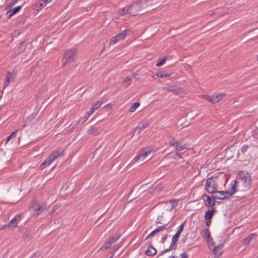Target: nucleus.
<instances>
[{
	"instance_id": "44",
	"label": "nucleus",
	"mask_w": 258,
	"mask_h": 258,
	"mask_svg": "<svg viewBox=\"0 0 258 258\" xmlns=\"http://www.w3.org/2000/svg\"><path fill=\"white\" fill-rule=\"evenodd\" d=\"M95 111L94 109H93V108L92 107L90 111L87 112V118H88Z\"/></svg>"
},
{
	"instance_id": "22",
	"label": "nucleus",
	"mask_w": 258,
	"mask_h": 258,
	"mask_svg": "<svg viewBox=\"0 0 258 258\" xmlns=\"http://www.w3.org/2000/svg\"><path fill=\"white\" fill-rule=\"evenodd\" d=\"M120 238V235H114L110 238H109L107 241V242L111 246V245L114 243L119 238Z\"/></svg>"
},
{
	"instance_id": "43",
	"label": "nucleus",
	"mask_w": 258,
	"mask_h": 258,
	"mask_svg": "<svg viewBox=\"0 0 258 258\" xmlns=\"http://www.w3.org/2000/svg\"><path fill=\"white\" fill-rule=\"evenodd\" d=\"M124 82L126 83L127 85H130L131 83V79L130 78H126L124 80Z\"/></svg>"
},
{
	"instance_id": "38",
	"label": "nucleus",
	"mask_w": 258,
	"mask_h": 258,
	"mask_svg": "<svg viewBox=\"0 0 258 258\" xmlns=\"http://www.w3.org/2000/svg\"><path fill=\"white\" fill-rule=\"evenodd\" d=\"M204 98L206 100H208L210 102H211L213 103V96H208V95H205L204 97Z\"/></svg>"
},
{
	"instance_id": "51",
	"label": "nucleus",
	"mask_w": 258,
	"mask_h": 258,
	"mask_svg": "<svg viewBox=\"0 0 258 258\" xmlns=\"http://www.w3.org/2000/svg\"><path fill=\"white\" fill-rule=\"evenodd\" d=\"M42 1H45V2H50L52 0H42Z\"/></svg>"
},
{
	"instance_id": "10",
	"label": "nucleus",
	"mask_w": 258,
	"mask_h": 258,
	"mask_svg": "<svg viewBox=\"0 0 258 258\" xmlns=\"http://www.w3.org/2000/svg\"><path fill=\"white\" fill-rule=\"evenodd\" d=\"M22 215L18 214L14 217L9 223L8 225L12 228L17 226L18 223L21 220Z\"/></svg>"
},
{
	"instance_id": "36",
	"label": "nucleus",
	"mask_w": 258,
	"mask_h": 258,
	"mask_svg": "<svg viewBox=\"0 0 258 258\" xmlns=\"http://www.w3.org/2000/svg\"><path fill=\"white\" fill-rule=\"evenodd\" d=\"M17 132V131H15L13 133H12L6 139V143H7L9 142L11 139L13 138V136L16 134V133Z\"/></svg>"
},
{
	"instance_id": "2",
	"label": "nucleus",
	"mask_w": 258,
	"mask_h": 258,
	"mask_svg": "<svg viewBox=\"0 0 258 258\" xmlns=\"http://www.w3.org/2000/svg\"><path fill=\"white\" fill-rule=\"evenodd\" d=\"M76 57V49L72 48L67 50L63 54L62 59V66L64 67L67 64L73 62Z\"/></svg>"
},
{
	"instance_id": "42",
	"label": "nucleus",
	"mask_w": 258,
	"mask_h": 258,
	"mask_svg": "<svg viewBox=\"0 0 258 258\" xmlns=\"http://www.w3.org/2000/svg\"><path fill=\"white\" fill-rule=\"evenodd\" d=\"M166 226H167V225H164L162 226H160L158 227L156 229L158 230V231L159 232H160L162 230L165 229Z\"/></svg>"
},
{
	"instance_id": "7",
	"label": "nucleus",
	"mask_w": 258,
	"mask_h": 258,
	"mask_svg": "<svg viewBox=\"0 0 258 258\" xmlns=\"http://www.w3.org/2000/svg\"><path fill=\"white\" fill-rule=\"evenodd\" d=\"M202 199L204 200L206 207H213L215 206L216 201L215 199H213V196L211 197L206 194H204L202 196Z\"/></svg>"
},
{
	"instance_id": "50",
	"label": "nucleus",
	"mask_w": 258,
	"mask_h": 258,
	"mask_svg": "<svg viewBox=\"0 0 258 258\" xmlns=\"http://www.w3.org/2000/svg\"><path fill=\"white\" fill-rule=\"evenodd\" d=\"M42 209L41 206H38V208H35V210L37 211H41Z\"/></svg>"
},
{
	"instance_id": "54",
	"label": "nucleus",
	"mask_w": 258,
	"mask_h": 258,
	"mask_svg": "<svg viewBox=\"0 0 258 258\" xmlns=\"http://www.w3.org/2000/svg\"><path fill=\"white\" fill-rule=\"evenodd\" d=\"M156 223H157V224L161 223V222H160V221H157V222H156Z\"/></svg>"
},
{
	"instance_id": "37",
	"label": "nucleus",
	"mask_w": 258,
	"mask_h": 258,
	"mask_svg": "<svg viewBox=\"0 0 258 258\" xmlns=\"http://www.w3.org/2000/svg\"><path fill=\"white\" fill-rule=\"evenodd\" d=\"M248 147H249L248 145H247L243 146L241 147V152L243 154H244V153L247 151V149H248Z\"/></svg>"
},
{
	"instance_id": "14",
	"label": "nucleus",
	"mask_w": 258,
	"mask_h": 258,
	"mask_svg": "<svg viewBox=\"0 0 258 258\" xmlns=\"http://www.w3.org/2000/svg\"><path fill=\"white\" fill-rule=\"evenodd\" d=\"M204 233V237L207 240L208 242H210L213 246L214 245V242L212 237L211 236L210 232L208 228H205L203 230Z\"/></svg>"
},
{
	"instance_id": "29",
	"label": "nucleus",
	"mask_w": 258,
	"mask_h": 258,
	"mask_svg": "<svg viewBox=\"0 0 258 258\" xmlns=\"http://www.w3.org/2000/svg\"><path fill=\"white\" fill-rule=\"evenodd\" d=\"M139 105H140L139 102H136V103H133L131 105V106L129 109V111L131 112H134L139 106Z\"/></svg>"
},
{
	"instance_id": "32",
	"label": "nucleus",
	"mask_w": 258,
	"mask_h": 258,
	"mask_svg": "<svg viewBox=\"0 0 258 258\" xmlns=\"http://www.w3.org/2000/svg\"><path fill=\"white\" fill-rule=\"evenodd\" d=\"M110 246H111V245L106 241L103 244V245L100 248V249H99V251L100 250H102V249H107L110 248Z\"/></svg>"
},
{
	"instance_id": "33",
	"label": "nucleus",
	"mask_w": 258,
	"mask_h": 258,
	"mask_svg": "<svg viewBox=\"0 0 258 258\" xmlns=\"http://www.w3.org/2000/svg\"><path fill=\"white\" fill-rule=\"evenodd\" d=\"M102 104V102H100V101H97L96 103H95L93 106H92V108H93V109H94L95 110H97V109H98L101 105Z\"/></svg>"
},
{
	"instance_id": "49",
	"label": "nucleus",
	"mask_w": 258,
	"mask_h": 258,
	"mask_svg": "<svg viewBox=\"0 0 258 258\" xmlns=\"http://www.w3.org/2000/svg\"><path fill=\"white\" fill-rule=\"evenodd\" d=\"M176 155L179 158H182V155L180 153H179L178 152L176 153Z\"/></svg>"
},
{
	"instance_id": "1",
	"label": "nucleus",
	"mask_w": 258,
	"mask_h": 258,
	"mask_svg": "<svg viewBox=\"0 0 258 258\" xmlns=\"http://www.w3.org/2000/svg\"><path fill=\"white\" fill-rule=\"evenodd\" d=\"M239 180L242 183L244 188L242 190H247L251 187V178L250 174L246 171H241L238 173Z\"/></svg>"
},
{
	"instance_id": "58",
	"label": "nucleus",
	"mask_w": 258,
	"mask_h": 258,
	"mask_svg": "<svg viewBox=\"0 0 258 258\" xmlns=\"http://www.w3.org/2000/svg\"><path fill=\"white\" fill-rule=\"evenodd\" d=\"M170 154V153H168V154H167V155H168Z\"/></svg>"
},
{
	"instance_id": "46",
	"label": "nucleus",
	"mask_w": 258,
	"mask_h": 258,
	"mask_svg": "<svg viewBox=\"0 0 258 258\" xmlns=\"http://www.w3.org/2000/svg\"><path fill=\"white\" fill-rule=\"evenodd\" d=\"M7 228H10V226L8 225V223L3 225L1 229L4 230L6 229Z\"/></svg>"
},
{
	"instance_id": "47",
	"label": "nucleus",
	"mask_w": 258,
	"mask_h": 258,
	"mask_svg": "<svg viewBox=\"0 0 258 258\" xmlns=\"http://www.w3.org/2000/svg\"><path fill=\"white\" fill-rule=\"evenodd\" d=\"M16 76V74L15 73L12 74V76H10V80L11 81H14L15 76Z\"/></svg>"
},
{
	"instance_id": "15",
	"label": "nucleus",
	"mask_w": 258,
	"mask_h": 258,
	"mask_svg": "<svg viewBox=\"0 0 258 258\" xmlns=\"http://www.w3.org/2000/svg\"><path fill=\"white\" fill-rule=\"evenodd\" d=\"M180 234L178 233H176L172 237L171 243L170 245V248L175 249L176 248V243Z\"/></svg>"
},
{
	"instance_id": "12",
	"label": "nucleus",
	"mask_w": 258,
	"mask_h": 258,
	"mask_svg": "<svg viewBox=\"0 0 258 258\" xmlns=\"http://www.w3.org/2000/svg\"><path fill=\"white\" fill-rule=\"evenodd\" d=\"M216 193H219L222 195L224 196V197H218V196H213V199H218V200H224L225 199L229 198L230 196H231V194H230L229 191H218L217 190Z\"/></svg>"
},
{
	"instance_id": "31",
	"label": "nucleus",
	"mask_w": 258,
	"mask_h": 258,
	"mask_svg": "<svg viewBox=\"0 0 258 258\" xmlns=\"http://www.w3.org/2000/svg\"><path fill=\"white\" fill-rule=\"evenodd\" d=\"M186 223V220H185L178 227V229L177 231V233H178L179 234H181V232L183 231V228H184V225Z\"/></svg>"
},
{
	"instance_id": "39",
	"label": "nucleus",
	"mask_w": 258,
	"mask_h": 258,
	"mask_svg": "<svg viewBox=\"0 0 258 258\" xmlns=\"http://www.w3.org/2000/svg\"><path fill=\"white\" fill-rule=\"evenodd\" d=\"M29 258H42V256L39 253H35Z\"/></svg>"
},
{
	"instance_id": "3",
	"label": "nucleus",
	"mask_w": 258,
	"mask_h": 258,
	"mask_svg": "<svg viewBox=\"0 0 258 258\" xmlns=\"http://www.w3.org/2000/svg\"><path fill=\"white\" fill-rule=\"evenodd\" d=\"M217 178V177H211L207 179L205 185V189L209 194L216 193L217 189L218 188Z\"/></svg>"
},
{
	"instance_id": "48",
	"label": "nucleus",
	"mask_w": 258,
	"mask_h": 258,
	"mask_svg": "<svg viewBox=\"0 0 258 258\" xmlns=\"http://www.w3.org/2000/svg\"><path fill=\"white\" fill-rule=\"evenodd\" d=\"M47 3V2H45V1H43V3L39 4V6L41 7H43L46 5V3Z\"/></svg>"
},
{
	"instance_id": "57",
	"label": "nucleus",
	"mask_w": 258,
	"mask_h": 258,
	"mask_svg": "<svg viewBox=\"0 0 258 258\" xmlns=\"http://www.w3.org/2000/svg\"><path fill=\"white\" fill-rule=\"evenodd\" d=\"M170 154V153H168V154H167V155H168Z\"/></svg>"
},
{
	"instance_id": "21",
	"label": "nucleus",
	"mask_w": 258,
	"mask_h": 258,
	"mask_svg": "<svg viewBox=\"0 0 258 258\" xmlns=\"http://www.w3.org/2000/svg\"><path fill=\"white\" fill-rule=\"evenodd\" d=\"M157 253L156 249L153 246L150 245L146 251V254L148 255H154Z\"/></svg>"
},
{
	"instance_id": "34",
	"label": "nucleus",
	"mask_w": 258,
	"mask_h": 258,
	"mask_svg": "<svg viewBox=\"0 0 258 258\" xmlns=\"http://www.w3.org/2000/svg\"><path fill=\"white\" fill-rule=\"evenodd\" d=\"M172 249H173L172 248H170V247L169 246L168 248H166V249H164V250L161 251L160 253H159L158 255L157 258H158L160 256L162 255L164 253H166L167 252H168V251H170V250H171Z\"/></svg>"
},
{
	"instance_id": "25",
	"label": "nucleus",
	"mask_w": 258,
	"mask_h": 258,
	"mask_svg": "<svg viewBox=\"0 0 258 258\" xmlns=\"http://www.w3.org/2000/svg\"><path fill=\"white\" fill-rule=\"evenodd\" d=\"M179 201L176 199L170 201L169 203L171 204V208L169 211H171L173 208H176L178 206Z\"/></svg>"
},
{
	"instance_id": "24",
	"label": "nucleus",
	"mask_w": 258,
	"mask_h": 258,
	"mask_svg": "<svg viewBox=\"0 0 258 258\" xmlns=\"http://www.w3.org/2000/svg\"><path fill=\"white\" fill-rule=\"evenodd\" d=\"M130 6H126L123 8H122V9L120 10L119 11H118V13L120 15H124L126 14H130Z\"/></svg>"
},
{
	"instance_id": "16",
	"label": "nucleus",
	"mask_w": 258,
	"mask_h": 258,
	"mask_svg": "<svg viewBox=\"0 0 258 258\" xmlns=\"http://www.w3.org/2000/svg\"><path fill=\"white\" fill-rule=\"evenodd\" d=\"M223 247V244H220L217 246H215L213 252V253L218 257L221 255L222 254V248Z\"/></svg>"
},
{
	"instance_id": "18",
	"label": "nucleus",
	"mask_w": 258,
	"mask_h": 258,
	"mask_svg": "<svg viewBox=\"0 0 258 258\" xmlns=\"http://www.w3.org/2000/svg\"><path fill=\"white\" fill-rule=\"evenodd\" d=\"M149 126L147 121L142 122L135 128V131L138 130V133L140 134L143 130Z\"/></svg>"
},
{
	"instance_id": "56",
	"label": "nucleus",
	"mask_w": 258,
	"mask_h": 258,
	"mask_svg": "<svg viewBox=\"0 0 258 258\" xmlns=\"http://www.w3.org/2000/svg\"><path fill=\"white\" fill-rule=\"evenodd\" d=\"M170 154V153H168V154H167V155H168Z\"/></svg>"
},
{
	"instance_id": "52",
	"label": "nucleus",
	"mask_w": 258,
	"mask_h": 258,
	"mask_svg": "<svg viewBox=\"0 0 258 258\" xmlns=\"http://www.w3.org/2000/svg\"><path fill=\"white\" fill-rule=\"evenodd\" d=\"M168 258H176V257L173 255H171V256H169Z\"/></svg>"
},
{
	"instance_id": "13",
	"label": "nucleus",
	"mask_w": 258,
	"mask_h": 258,
	"mask_svg": "<svg viewBox=\"0 0 258 258\" xmlns=\"http://www.w3.org/2000/svg\"><path fill=\"white\" fill-rule=\"evenodd\" d=\"M169 145L170 146H174L176 151L177 152L181 151L186 148V145H181L179 142L175 141L174 142H170Z\"/></svg>"
},
{
	"instance_id": "26",
	"label": "nucleus",
	"mask_w": 258,
	"mask_h": 258,
	"mask_svg": "<svg viewBox=\"0 0 258 258\" xmlns=\"http://www.w3.org/2000/svg\"><path fill=\"white\" fill-rule=\"evenodd\" d=\"M168 56H165L163 58H159L157 62L156 63V66L161 67L162 66L166 61Z\"/></svg>"
},
{
	"instance_id": "59",
	"label": "nucleus",
	"mask_w": 258,
	"mask_h": 258,
	"mask_svg": "<svg viewBox=\"0 0 258 258\" xmlns=\"http://www.w3.org/2000/svg\"><path fill=\"white\" fill-rule=\"evenodd\" d=\"M2 109V107L0 106V110H1Z\"/></svg>"
},
{
	"instance_id": "20",
	"label": "nucleus",
	"mask_w": 258,
	"mask_h": 258,
	"mask_svg": "<svg viewBox=\"0 0 258 258\" xmlns=\"http://www.w3.org/2000/svg\"><path fill=\"white\" fill-rule=\"evenodd\" d=\"M256 234L255 233H252L249 234L247 237L242 240V243L244 244H247L252 239L253 237L256 238Z\"/></svg>"
},
{
	"instance_id": "30",
	"label": "nucleus",
	"mask_w": 258,
	"mask_h": 258,
	"mask_svg": "<svg viewBox=\"0 0 258 258\" xmlns=\"http://www.w3.org/2000/svg\"><path fill=\"white\" fill-rule=\"evenodd\" d=\"M156 76L159 78H162L168 76L169 75L164 73L163 72L159 71L156 73Z\"/></svg>"
},
{
	"instance_id": "17",
	"label": "nucleus",
	"mask_w": 258,
	"mask_h": 258,
	"mask_svg": "<svg viewBox=\"0 0 258 258\" xmlns=\"http://www.w3.org/2000/svg\"><path fill=\"white\" fill-rule=\"evenodd\" d=\"M239 183V181L237 180H234L233 181V182H231L230 184L231 185V188L229 191L230 194H231V196L234 194L237 191V185L238 183Z\"/></svg>"
},
{
	"instance_id": "11",
	"label": "nucleus",
	"mask_w": 258,
	"mask_h": 258,
	"mask_svg": "<svg viewBox=\"0 0 258 258\" xmlns=\"http://www.w3.org/2000/svg\"><path fill=\"white\" fill-rule=\"evenodd\" d=\"M26 2H24L22 6H18L13 9L9 10L7 13V15H8V18H11L13 15L19 12L21 10L22 6Z\"/></svg>"
},
{
	"instance_id": "53",
	"label": "nucleus",
	"mask_w": 258,
	"mask_h": 258,
	"mask_svg": "<svg viewBox=\"0 0 258 258\" xmlns=\"http://www.w3.org/2000/svg\"><path fill=\"white\" fill-rule=\"evenodd\" d=\"M85 118L86 119H87L88 118H87V114L85 115Z\"/></svg>"
},
{
	"instance_id": "6",
	"label": "nucleus",
	"mask_w": 258,
	"mask_h": 258,
	"mask_svg": "<svg viewBox=\"0 0 258 258\" xmlns=\"http://www.w3.org/2000/svg\"><path fill=\"white\" fill-rule=\"evenodd\" d=\"M128 30L127 29L123 30L121 32L117 34L115 36L112 37L110 39V43L114 44L120 40L123 39L128 34Z\"/></svg>"
},
{
	"instance_id": "8",
	"label": "nucleus",
	"mask_w": 258,
	"mask_h": 258,
	"mask_svg": "<svg viewBox=\"0 0 258 258\" xmlns=\"http://www.w3.org/2000/svg\"><path fill=\"white\" fill-rule=\"evenodd\" d=\"M217 212V210L215 208H213L210 210H208L205 214L204 218L206 221H210L215 213ZM211 221L209 222V224L207 222V225L209 226Z\"/></svg>"
},
{
	"instance_id": "23",
	"label": "nucleus",
	"mask_w": 258,
	"mask_h": 258,
	"mask_svg": "<svg viewBox=\"0 0 258 258\" xmlns=\"http://www.w3.org/2000/svg\"><path fill=\"white\" fill-rule=\"evenodd\" d=\"M120 238V235H114L110 238H109L107 241V242L111 246V245L114 243L119 238Z\"/></svg>"
},
{
	"instance_id": "35",
	"label": "nucleus",
	"mask_w": 258,
	"mask_h": 258,
	"mask_svg": "<svg viewBox=\"0 0 258 258\" xmlns=\"http://www.w3.org/2000/svg\"><path fill=\"white\" fill-rule=\"evenodd\" d=\"M159 232L158 230L157 229H155V230H154L153 231H152L149 235L148 236L146 237V240L148 239L150 237H152L153 236H154L155 234Z\"/></svg>"
},
{
	"instance_id": "4",
	"label": "nucleus",
	"mask_w": 258,
	"mask_h": 258,
	"mask_svg": "<svg viewBox=\"0 0 258 258\" xmlns=\"http://www.w3.org/2000/svg\"><path fill=\"white\" fill-rule=\"evenodd\" d=\"M130 14L133 16H136L139 14H144V12L142 11V4L141 1H138L133 3L130 6Z\"/></svg>"
},
{
	"instance_id": "9",
	"label": "nucleus",
	"mask_w": 258,
	"mask_h": 258,
	"mask_svg": "<svg viewBox=\"0 0 258 258\" xmlns=\"http://www.w3.org/2000/svg\"><path fill=\"white\" fill-rule=\"evenodd\" d=\"M151 152H152V150L149 149L145 148L143 149L140 151L137 158V160H144L147 157V156L150 154Z\"/></svg>"
},
{
	"instance_id": "55",
	"label": "nucleus",
	"mask_w": 258,
	"mask_h": 258,
	"mask_svg": "<svg viewBox=\"0 0 258 258\" xmlns=\"http://www.w3.org/2000/svg\"><path fill=\"white\" fill-rule=\"evenodd\" d=\"M256 59H257V60L258 61V55H257Z\"/></svg>"
},
{
	"instance_id": "40",
	"label": "nucleus",
	"mask_w": 258,
	"mask_h": 258,
	"mask_svg": "<svg viewBox=\"0 0 258 258\" xmlns=\"http://www.w3.org/2000/svg\"><path fill=\"white\" fill-rule=\"evenodd\" d=\"M188 256L189 255L186 252H184L180 254V258H188Z\"/></svg>"
},
{
	"instance_id": "28",
	"label": "nucleus",
	"mask_w": 258,
	"mask_h": 258,
	"mask_svg": "<svg viewBox=\"0 0 258 258\" xmlns=\"http://www.w3.org/2000/svg\"><path fill=\"white\" fill-rule=\"evenodd\" d=\"M10 76H12V73H10V72H8V75L5 78V81L4 83V88H6L7 87L11 81L10 80Z\"/></svg>"
},
{
	"instance_id": "19",
	"label": "nucleus",
	"mask_w": 258,
	"mask_h": 258,
	"mask_svg": "<svg viewBox=\"0 0 258 258\" xmlns=\"http://www.w3.org/2000/svg\"><path fill=\"white\" fill-rule=\"evenodd\" d=\"M226 96L225 93H219L213 95V103L215 104L220 101L223 97Z\"/></svg>"
},
{
	"instance_id": "41",
	"label": "nucleus",
	"mask_w": 258,
	"mask_h": 258,
	"mask_svg": "<svg viewBox=\"0 0 258 258\" xmlns=\"http://www.w3.org/2000/svg\"><path fill=\"white\" fill-rule=\"evenodd\" d=\"M167 237H168L167 234H165V235H164V236L162 237V238H161V242L162 243H165V240H166L167 239Z\"/></svg>"
},
{
	"instance_id": "5",
	"label": "nucleus",
	"mask_w": 258,
	"mask_h": 258,
	"mask_svg": "<svg viewBox=\"0 0 258 258\" xmlns=\"http://www.w3.org/2000/svg\"><path fill=\"white\" fill-rule=\"evenodd\" d=\"M59 155L60 154L57 151H54L53 153H52L40 165V169L43 170L47 166L49 165L52 163V162L54 160H55L57 157H58Z\"/></svg>"
},
{
	"instance_id": "45",
	"label": "nucleus",
	"mask_w": 258,
	"mask_h": 258,
	"mask_svg": "<svg viewBox=\"0 0 258 258\" xmlns=\"http://www.w3.org/2000/svg\"><path fill=\"white\" fill-rule=\"evenodd\" d=\"M25 44V42L23 41V42H21L20 43V46H19V49L21 50V51H22L23 50H24V49L23 48V45L24 44Z\"/></svg>"
},
{
	"instance_id": "27",
	"label": "nucleus",
	"mask_w": 258,
	"mask_h": 258,
	"mask_svg": "<svg viewBox=\"0 0 258 258\" xmlns=\"http://www.w3.org/2000/svg\"><path fill=\"white\" fill-rule=\"evenodd\" d=\"M88 133L90 135L96 136L99 133V131L97 128L91 126V128L88 130Z\"/></svg>"
}]
</instances>
